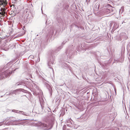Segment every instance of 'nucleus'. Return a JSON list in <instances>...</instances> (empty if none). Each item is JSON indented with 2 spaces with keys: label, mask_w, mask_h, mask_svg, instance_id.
Here are the masks:
<instances>
[{
  "label": "nucleus",
  "mask_w": 130,
  "mask_h": 130,
  "mask_svg": "<svg viewBox=\"0 0 130 130\" xmlns=\"http://www.w3.org/2000/svg\"><path fill=\"white\" fill-rule=\"evenodd\" d=\"M12 65V64L11 62H9L3 68V71L0 74L1 79H3L5 77L9 76L11 74L12 72L10 68Z\"/></svg>",
  "instance_id": "1"
},
{
  "label": "nucleus",
  "mask_w": 130,
  "mask_h": 130,
  "mask_svg": "<svg viewBox=\"0 0 130 130\" xmlns=\"http://www.w3.org/2000/svg\"><path fill=\"white\" fill-rule=\"evenodd\" d=\"M0 4L1 7L0 12V15H1V16H5L6 14V10L8 8V3L6 0H1L0 1Z\"/></svg>",
  "instance_id": "2"
},
{
  "label": "nucleus",
  "mask_w": 130,
  "mask_h": 130,
  "mask_svg": "<svg viewBox=\"0 0 130 130\" xmlns=\"http://www.w3.org/2000/svg\"><path fill=\"white\" fill-rule=\"evenodd\" d=\"M92 45H89L88 44H86L84 43H82L81 44L80 47L79 46L77 47V50L79 52L81 51L84 52L86 49H91L92 48Z\"/></svg>",
  "instance_id": "3"
},
{
  "label": "nucleus",
  "mask_w": 130,
  "mask_h": 130,
  "mask_svg": "<svg viewBox=\"0 0 130 130\" xmlns=\"http://www.w3.org/2000/svg\"><path fill=\"white\" fill-rule=\"evenodd\" d=\"M55 53L52 52L51 54L48 61V64L50 68L52 69V65L54 64L55 60V56H54Z\"/></svg>",
  "instance_id": "4"
},
{
  "label": "nucleus",
  "mask_w": 130,
  "mask_h": 130,
  "mask_svg": "<svg viewBox=\"0 0 130 130\" xmlns=\"http://www.w3.org/2000/svg\"><path fill=\"white\" fill-rule=\"evenodd\" d=\"M47 123V124L39 121L37 123V125L40 127L44 130H48L50 129L51 128L49 123Z\"/></svg>",
  "instance_id": "5"
},
{
  "label": "nucleus",
  "mask_w": 130,
  "mask_h": 130,
  "mask_svg": "<svg viewBox=\"0 0 130 130\" xmlns=\"http://www.w3.org/2000/svg\"><path fill=\"white\" fill-rule=\"evenodd\" d=\"M24 14H25V18L27 22H29L30 19H32L33 16L31 13L28 11V9H25L24 11Z\"/></svg>",
  "instance_id": "6"
},
{
  "label": "nucleus",
  "mask_w": 130,
  "mask_h": 130,
  "mask_svg": "<svg viewBox=\"0 0 130 130\" xmlns=\"http://www.w3.org/2000/svg\"><path fill=\"white\" fill-rule=\"evenodd\" d=\"M73 50L74 49L71 47H68V48L66 51V54L70 59L72 57V55L73 54Z\"/></svg>",
  "instance_id": "7"
},
{
  "label": "nucleus",
  "mask_w": 130,
  "mask_h": 130,
  "mask_svg": "<svg viewBox=\"0 0 130 130\" xmlns=\"http://www.w3.org/2000/svg\"><path fill=\"white\" fill-rule=\"evenodd\" d=\"M102 11L103 13L105 14H109V15L111 16L114 14L113 12V10L112 9H109L107 8H105L102 10Z\"/></svg>",
  "instance_id": "8"
},
{
  "label": "nucleus",
  "mask_w": 130,
  "mask_h": 130,
  "mask_svg": "<svg viewBox=\"0 0 130 130\" xmlns=\"http://www.w3.org/2000/svg\"><path fill=\"white\" fill-rule=\"evenodd\" d=\"M21 90V89H17L16 90H15L14 91H10L9 93L8 94H7V92H6V94H4V95L1 96V97H6V96H9L10 95H11L13 96H14L15 95L16 93H17V92L19 91V90Z\"/></svg>",
  "instance_id": "9"
},
{
  "label": "nucleus",
  "mask_w": 130,
  "mask_h": 130,
  "mask_svg": "<svg viewBox=\"0 0 130 130\" xmlns=\"http://www.w3.org/2000/svg\"><path fill=\"white\" fill-rule=\"evenodd\" d=\"M29 83L28 82H24L23 81H21L15 84V86H17L19 85H21L22 86H26V87H27V86L29 84Z\"/></svg>",
  "instance_id": "10"
},
{
  "label": "nucleus",
  "mask_w": 130,
  "mask_h": 130,
  "mask_svg": "<svg viewBox=\"0 0 130 130\" xmlns=\"http://www.w3.org/2000/svg\"><path fill=\"white\" fill-rule=\"evenodd\" d=\"M12 118V117H10L7 120H8L9 121H10V122H6L5 123L4 122H0V126L4 124L7 125H11V124H10V123L11 122H14V120H12L11 118Z\"/></svg>",
  "instance_id": "11"
},
{
  "label": "nucleus",
  "mask_w": 130,
  "mask_h": 130,
  "mask_svg": "<svg viewBox=\"0 0 130 130\" xmlns=\"http://www.w3.org/2000/svg\"><path fill=\"white\" fill-rule=\"evenodd\" d=\"M44 84L46 86V87H47V89H48V90L49 91L50 95H52L53 91L52 88L49 84H48V83H46V82H44Z\"/></svg>",
  "instance_id": "12"
},
{
  "label": "nucleus",
  "mask_w": 130,
  "mask_h": 130,
  "mask_svg": "<svg viewBox=\"0 0 130 130\" xmlns=\"http://www.w3.org/2000/svg\"><path fill=\"white\" fill-rule=\"evenodd\" d=\"M10 36V34H3L2 36H1V37H0V40L1 39H4L9 37Z\"/></svg>",
  "instance_id": "13"
},
{
  "label": "nucleus",
  "mask_w": 130,
  "mask_h": 130,
  "mask_svg": "<svg viewBox=\"0 0 130 130\" xmlns=\"http://www.w3.org/2000/svg\"><path fill=\"white\" fill-rule=\"evenodd\" d=\"M66 124L68 126L70 127H72V123L70 120H69L68 121H67Z\"/></svg>",
  "instance_id": "14"
},
{
  "label": "nucleus",
  "mask_w": 130,
  "mask_h": 130,
  "mask_svg": "<svg viewBox=\"0 0 130 130\" xmlns=\"http://www.w3.org/2000/svg\"><path fill=\"white\" fill-rule=\"evenodd\" d=\"M124 10V9L123 7H122L119 10V14L121 13V14L123 12Z\"/></svg>",
  "instance_id": "15"
},
{
  "label": "nucleus",
  "mask_w": 130,
  "mask_h": 130,
  "mask_svg": "<svg viewBox=\"0 0 130 130\" xmlns=\"http://www.w3.org/2000/svg\"><path fill=\"white\" fill-rule=\"evenodd\" d=\"M19 112H20L19 113H21L23 115L26 116H27V114L26 113V112H25L23 111H19Z\"/></svg>",
  "instance_id": "16"
},
{
  "label": "nucleus",
  "mask_w": 130,
  "mask_h": 130,
  "mask_svg": "<svg viewBox=\"0 0 130 130\" xmlns=\"http://www.w3.org/2000/svg\"><path fill=\"white\" fill-rule=\"evenodd\" d=\"M32 86L34 88H35L36 89H39V87L36 84H34L32 85Z\"/></svg>",
  "instance_id": "17"
},
{
  "label": "nucleus",
  "mask_w": 130,
  "mask_h": 130,
  "mask_svg": "<svg viewBox=\"0 0 130 130\" xmlns=\"http://www.w3.org/2000/svg\"><path fill=\"white\" fill-rule=\"evenodd\" d=\"M21 89V90H19V91H22L23 92L27 93V91L25 90L22 89Z\"/></svg>",
  "instance_id": "18"
},
{
  "label": "nucleus",
  "mask_w": 130,
  "mask_h": 130,
  "mask_svg": "<svg viewBox=\"0 0 130 130\" xmlns=\"http://www.w3.org/2000/svg\"><path fill=\"white\" fill-rule=\"evenodd\" d=\"M12 111L13 112H15L17 113H19V110H15V109H13L12 110Z\"/></svg>",
  "instance_id": "19"
},
{
  "label": "nucleus",
  "mask_w": 130,
  "mask_h": 130,
  "mask_svg": "<svg viewBox=\"0 0 130 130\" xmlns=\"http://www.w3.org/2000/svg\"><path fill=\"white\" fill-rule=\"evenodd\" d=\"M62 46H60L57 50H56V51H59V50L61 49L62 48Z\"/></svg>",
  "instance_id": "20"
},
{
  "label": "nucleus",
  "mask_w": 130,
  "mask_h": 130,
  "mask_svg": "<svg viewBox=\"0 0 130 130\" xmlns=\"http://www.w3.org/2000/svg\"><path fill=\"white\" fill-rule=\"evenodd\" d=\"M117 24H115L114 25V29H116L118 28L117 26H116Z\"/></svg>",
  "instance_id": "21"
},
{
  "label": "nucleus",
  "mask_w": 130,
  "mask_h": 130,
  "mask_svg": "<svg viewBox=\"0 0 130 130\" xmlns=\"http://www.w3.org/2000/svg\"><path fill=\"white\" fill-rule=\"evenodd\" d=\"M40 104H41V106L42 107V109H43L44 108V107L42 105V104H43V103L42 101H41V100L40 99Z\"/></svg>",
  "instance_id": "22"
},
{
  "label": "nucleus",
  "mask_w": 130,
  "mask_h": 130,
  "mask_svg": "<svg viewBox=\"0 0 130 130\" xmlns=\"http://www.w3.org/2000/svg\"><path fill=\"white\" fill-rule=\"evenodd\" d=\"M13 7L14 8V9H15V10H14L13 11V12H14L15 14H16V7H15V5H13Z\"/></svg>",
  "instance_id": "23"
},
{
  "label": "nucleus",
  "mask_w": 130,
  "mask_h": 130,
  "mask_svg": "<svg viewBox=\"0 0 130 130\" xmlns=\"http://www.w3.org/2000/svg\"><path fill=\"white\" fill-rule=\"evenodd\" d=\"M96 6V8H97V6H98V9H99V8L100 7V4H96L95 5Z\"/></svg>",
  "instance_id": "24"
},
{
  "label": "nucleus",
  "mask_w": 130,
  "mask_h": 130,
  "mask_svg": "<svg viewBox=\"0 0 130 130\" xmlns=\"http://www.w3.org/2000/svg\"><path fill=\"white\" fill-rule=\"evenodd\" d=\"M70 66L68 65H67L66 63H64V66L65 67L67 68H68V66Z\"/></svg>",
  "instance_id": "25"
},
{
  "label": "nucleus",
  "mask_w": 130,
  "mask_h": 130,
  "mask_svg": "<svg viewBox=\"0 0 130 130\" xmlns=\"http://www.w3.org/2000/svg\"><path fill=\"white\" fill-rule=\"evenodd\" d=\"M68 68L69 69V70H70V71H71V68L70 67V66H68Z\"/></svg>",
  "instance_id": "26"
},
{
  "label": "nucleus",
  "mask_w": 130,
  "mask_h": 130,
  "mask_svg": "<svg viewBox=\"0 0 130 130\" xmlns=\"http://www.w3.org/2000/svg\"><path fill=\"white\" fill-rule=\"evenodd\" d=\"M29 58H31L32 59H33L34 58V56L32 55H30L29 57Z\"/></svg>",
  "instance_id": "27"
},
{
  "label": "nucleus",
  "mask_w": 130,
  "mask_h": 130,
  "mask_svg": "<svg viewBox=\"0 0 130 130\" xmlns=\"http://www.w3.org/2000/svg\"><path fill=\"white\" fill-rule=\"evenodd\" d=\"M66 42H64V41L62 43V44H63V45Z\"/></svg>",
  "instance_id": "28"
},
{
  "label": "nucleus",
  "mask_w": 130,
  "mask_h": 130,
  "mask_svg": "<svg viewBox=\"0 0 130 130\" xmlns=\"http://www.w3.org/2000/svg\"><path fill=\"white\" fill-rule=\"evenodd\" d=\"M89 1H90L89 0H86V1H87V2L88 1L89 2Z\"/></svg>",
  "instance_id": "29"
},
{
  "label": "nucleus",
  "mask_w": 130,
  "mask_h": 130,
  "mask_svg": "<svg viewBox=\"0 0 130 130\" xmlns=\"http://www.w3.org/2000/svg\"><path fill=\"white\" fill-rule=\"evenodd\" d=\"M38 58H39V61H38L39 62L40 61V58L39 57H38Z\"/></svg>",
  "instance_id": "30"
},
{
  "label": "nucleus",
  "mask_w": 130,
  "mask_h": 130,
  "mask_svg": "<svg viewBox=\"0 0 130 130\" xmlns=\"http://www.w3.org/2000/svg\"><path fill=\"white\" fill-rule=\"evenodd\" d=\"M41 10H42V8H41Z\"/></svg>",
  "instance_id": "31"
},
{
  "label": "nucleus",
  "mask_w": 130,
  "mask_h": 130,
  "mask_svg": "<svg viewBox=\"0 0 130 130\" xmlns=\"http://www.w3.org/2000/svg\"><path fill=\"white\" fill-rule=\"evenodd\" d=\"M7 98H6L5 99V100H6Z\"/></svg>",
  "instance_id": "32"
},
{
  "label": "nucleus",
  "mask_w": 130,
  "mask_h": 130,
  "mask_svg": "<svg viewBox=\"0 0 130 130\" xmlns=\"http://www.w3.org/2000/svg\"><path fill=\"white\" fill-rule=\"evenodd\" d=\"M24 27L25 26H24L23 27H24Z\"/></svg>",
  "instance_id": "33"
}]
</instances>
